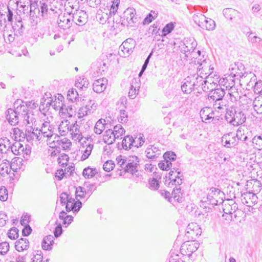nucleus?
Instances as JSON below:
<instances>
[{"label":"nucleus","mask_w":262,"mask_h":262,"mask_svg":"<svg viewBox=\"0 0 262 262\" xmlns=\"http://www.w3.org/2000/svg\"><path fill=\"white\" fill-rule=\"evenodd\" d=\"M137 137L134 138L132 136L127 135L124 137L122 141V148L128 150L134 146V143H136Z\"/></svg>","instance_id":"nucleus-23"},{"label":"nucleus","mask_w":262,"mask_h":262,"mask_svg":"<svg viewBox=\"0 0 262 262\" xmlns=\"http://www.w3.org/2000/svg\"><path fill=\"white\" fill-rule=\"evenodd\" d=\"M228 98L232 102L238 101L240 98V96L236 88H233L228 90L227 94Z\"/></svg>","instance_id":"nucleus-29"},{"label":"nucleus","mask_w":262,"mask_h":262,"mask_svg":"<svg viewBox=\"0 0 262 262\" xmlns=\"http://www.w3.org/2000/svg\"><path fill=\"white\" fill-rule=\"evenodd\" d=\"M226 93L224 88H219L210 91L208 95L209 100L214 101H221L224 97Z\"/></svg>","instance_id":"nucleus-16"},{"label":"nucleus","mask_w":262,"mask_h":262,"mask_svg":"<svg viewBox=\"0 0 262 262\" xmlns=\"http://www.w3.org/2000/svg\"><path fill=\"white\" fill-rule=\"evenodd\" d=\"M96 173V168H92L90 167H88L83 169L82 174L85 178L90 179L94 177Z\"/></svg>","instance_id":"nucleus-39"},{"label":"nucleus","mask_w":262,"mask_h":262,"mask_svg":"<svg viewBox=\"0 0 262 262\" xmlns=\"http://www.w3.org/2000/svg\"><path fill=\"white\" fill-rule=\"evenodd\" d=\"M199 247V243L188 241L182 244L180 250L183 254L190 256L194 252L197 250Z\"/></svg>","instance_id":"nucleus-13"},{"label":"nucleus","mask_w":262,"mask_h":262,"mask_svg":"<svg viewBox=\"0 0 262 262\" xmlns=\"http://www.w3.org/2000/svg\"><path fill=\"white\" fill-rule=\"evenodd\" d=\"M132 45H129L126 42H123L122 45L120 46V50L123 52V56H129L133 52V49H134Z\"/></svg>","instance_id":"nucleus-30"},{"label":"nucleus","mask_w":262,"mask_h":262,"mask_svg":"<svg viewBox=\"0 0 262 262\" xmlns=\"http://www.w3.org/2000/svg\"><path fill=\"white\" fill-rule=\"evenodd\" d=\"M113 132L115 140L116 139H118L120 137L124 134L125 130L120 124H118L114 127Z\"/></svg>","instance_id":"nucleus-34"},{"label":"nucleus","mask_w":262,"mask_h":262,"mask_svg":"<svg viewBox=\"0 0 262 262\" xmlns=\"http://www.w3.org/2000/svg\"><path fill=\"white\" fill-rule=\"evenodd\" d=\"M238 13L237 10L232 8H226L223 11L224 16L230 20H232L233 18L235 17Z\"/></svg>","instance_id":"nucleus-33"},{"label":"nucleus","mask_w":262,"mask_h":262,"mask_svg":"<svg viewBox=\"0 0 262 262\" xmlns=\"http://www.w3.org/2000/svg\"><path fill=\"white\" fill-rule=\"evenodd\" d=\"M19 105H18L15 110L12 108H9L6 112V119L9 123L12 125L17 124L21 119V115L24 112L25 109L26 108V102L21 100Z\"/></svg>","instance_id":"nucleus-3"},{"label":"nucleus","mask_w":262,"mask_h":262,"mask_svg":"<svg viewBox=\"0 0 262 262\" xmlns=\"http://www.w3.org/2000/svg\"><path fill=\"white\" fill-rule=\"evenodd\" d=\"M146 157L153 161H156L157 159L161 155V150L155 145H150L145 150Z\"/></svg>","instance_id":"nucleus-15"},{"label":"nucleus","mask_w":262,"mask_h":262,"mask_svg":"<svg viewBox=\"0 0 262 262\" xmlns=\"http://www.w3.org/2000/svg\"><path fill=\"white\" fill-rule=\"evenodd\" d=\"M104 129V123L102 122V119H100L96 122L94 130L95 134L100 135L102 133Z\"/></svg>","instance_id":"nucleus-41"},{"label":"nucleus","mask_w":262,"mask_h":262,"mask_svg":"<svg viewBox=\"0 0 262 262\" xmlns=\"http://www.w3.org/2000/svg\"><path fill=\"white\" fill-rule=\"evenodd\" d=\"M72 11L63 14H60L57 16L58 26L63 29H69L73 25Z\"/></svg>","instance_id":"nucleus-10"},{"label":"nucleus","mask_w":262,"mask_h":262,"mask_svg":"<svg viewBox=\"0 0 262 262\" xmlns=\"http://www.w3.org/2000/svg\"><path fill=\"white\" fill-rule=\"evenodd\" d=\"M158 16V14L155 11H151L146 17L144 18L143 24L144 25H148L152 21V20L155 19Z\"/></svg>","instance_id":"nucleus-46"},{"label":"nucleus","mask_w":262,"mask_h":262,"mask_svg":"<svg viewBox=\"0 0 262 262\" xmlns=\"http://www.w3.org/2000/svg\"><path fill=\"white\" fill-rule=\"evenodd\" d=\"M200 114L202 121L206 123L207 122H209L210 120L214 118V113L211 111L209 107L202 108Z\"/></svg>","instance_id":"nucleus-21"},{"label":"nucleus","mask_w":262,"mask_h":262,"mask_svg":"<svg viewBox=\"0 0 262 262\" xmlns=\"http://www.w3.org/2000/svg\"><path fill=\"white\" fill-rule=\"evenodd\" d=\"M252 143L254 148L262 149V136H255L252 139Z\"/></svg>","instance_id":"nucleus-42"},{"label":"nucleus","mask_w":262,"mask_h":262,"mask_svg":"<svg viewBox=\"0 0 262 262\" xmlns=\"http://www.w3.org/2000/svg\"><path fill=\"white\" fill-rule=\"evenodd\" d=\"M85 185L87 188L86 191L87 192L88 195V198H89L92 193L96 190V186L95 184H89L88 183H85Z\"/></svg>","instance_id":"nucleus-58"},{"label":"nucleus","mask_w":262,"mask_h":262,"mask_svg":"<svg viewBox=\"0 0 262 262\" xmlns=\"http://www.w3.org/2000/svg\"><path fill=\"white\" fill-rule=\"evenodd\" d=\"M89 82L86 78L84 77H79L76 81L75 86L80 89L87 88Z\"/></svg>","instance_id":"nucleus-38"},{"label":"nucleus","mask_w":262,"mask_h":262,"mask_svg":"<svg viewBox=\"0 0 262 262\" xmlns=\"http://www.w3.org/2000/svg\"><path fill=\"white\" fill-rule=\"evenodd\" d=\"M107 80L106 78L99 79L95 80L93 85V89L95 92L100 93L103 92L106 87Z\"/></svg>","instance_id":"nucleus-19"},{"label":"nucleus","mask_w":262,"mask_h":262,"mask_svg":"<svg viewBox=\"0 0 262 262\" xmlns=\"http://www.w3.org/2000/svg\"><path fill=\"white\" fill-rule=\"evenodd\" d=\"M70 122L66 120L64 122L62 121L58 127L59 132L61 136H64L69 131Z\"/></svg>","instance_id":"nucleus-37"},{"label":"nucleus","mask_w":262,"mask_h":262,"mask_svg":"<svg viewBox=\"0 0 262 262\" xmlns=\"http://www.w3.org/2000/svg\"><path fill=\"white\" fill-rule=\"evenodd\" d=\"M145 139L143 138V135L140 134L137 140H136V143H134V146L136 148L140 147L143 145Z\"/></svg>","instance_id":"nucleus-63"},{"label":"nucleus","mask_w":262,"mask_h":262,"mask_svg":"<svg viewBox=\"0 0 262 262\" xmlns=\"http://www.w3.org/2000/svg\"><path fill=\"white\" fill-rule=\"evenodd\" d=\"M12 152L15 155L24 154L25 147L19 142H14L11 146Z\"/></svg>","instance_id":"nucleus-28"},{"label":"nucleus","mask_w":262,"mask_h":262,"mask_svg":"<svg viewBox=\"0 0 262 262\" xmlns=\"http://www.w3.org/2000/svg\"><path fill=\"white\" fill-rule=\"evenodd\" d=\"M201 11L198 10L197 12L193 15V19L194 23L199 27H204V23L206 19V16L201 13Z\"/></svg>","instance_id":"nucleus-27"},{"label":"nucleus","mask_w":262,"mask_h":262,"mask_svg":"<svg viewBox=\"0 0 262 262\" xmlns=\"http://www.w3.org/2000/svg\"><path fill=\"white\" fill-rule=\"evenodd\" d=\"M72 17L73 23L80 26L86 24L88 20V15L84 11L75 10L74 12H72Z\"/></svg>","instance_id":"nucleus-11"},{"label":"nucleus","mask_w":262,"mask_h":262,"mask_svg":"<svg viewBox=\"0 0 262 262\" xmlns=\"http://www.w3.org/2000/svg\"><path fill=\"white\" fill-rule=\"evenodd\" d=\"M62 8L61 0H48L41 7V16L44 19H55L61 14Z\"/></svg>","instance_id":"nucleus-1"},{"label":"nucleus","mask_w":262,"mask_h":262,"mask_svg":"<svg viewBox=\"0 0 262 262\" xmlns=\"http://www.w3.org/2000/svg\"><path fill=\"white\" fill-rule=\"evenodd\" d=\"M126 157L122 156L121 155L119 156L116 158L117 164L120 166V167L124 169V166L126 164Z\"/></svg>","instance_id":"nucleus-60"},{"label":"nucleus","mask_w":262,"mask_h":262,"mask_svg":"<svg viewBox=\"0 0 262 262\" xmlns=\"http://www.w3.org/2000/svg\"><path fill=\"white\" fill-rule=\"evenodd\" d=\"M138 21L136 16V12L133 8L126 9L121 16L120 23L122 25L125 26L133 27Z\"/></svg>","instance_id":"nucleus-5"},{"label":"nucleus","mask_w":262,"mask_h":262,"mask_svg":"<svg viewBox=\"0 0 262 262\" xmlns=\"http://www.w3.org/2000/svg\"><path fill=\"white\" fill-rule=\"evenodd\" d=\"M58 106L60 107V112L62 113H67L70 116H72L73 114L75 112L71 105L66 106L65 104L62 103L61 106H60L59 105Z\"/></svg>","instance_id":"nucleus-43"},{"label":"nucleus","mask_w":262,"mask_h":262,"mask_svg":"<svg viewBox=\"0 0 262 262\" xmlns=\"http://www.w3.org/2000/svg\"><path fill=\"white\" fill-rule=\"evenodd\" d=\"M226 110L225 119L231 125L238 126L245 122L246 115L240 109L236 110L235 107H231Z\"/></svg>","instance_id":"nucleus-2"},{"label":"nucleus","mask_w":262,"mask_h":262,"mask_svg":"<svg viewBox=\"0 0 262 262\" xmlns=\"http://www.w3.org/2000/svg\"><path fill=\"white\" fill-rule=\"evenodd\" d=\"M55 138H57V140H52L51 142L49 141V145L51 148H55L58 152L60 151L61 148L65 149L69 147L71 145V142L66 138L60 139L59 136H55Z\"/></svg>","instance_id":"nucleus-9"},{"label":"nucleus","mask_w":262,"mask_h":262,"mask_svg":"<svg viewBox=\"0 0 262 262\" xmlns=\"http://www.w3.org/2000/svg\"><path fill=\"white\" fill-rule=\"evenodd\" d=\"M163 158L167 161H174L176 159L177 156L174 152L167 151L163 155Z\"/></svg>","instance_id":"nucleus-52"},{"label":"nucleus","mask_w":262,"mask_h":262,"mask_svg":"<svg viewBox=\"0 0 262 262\" xmlns=\"http://www.w3.org/2000/svg\"><path fill=\"white\" fill-rule=\"evenodd\" d=\"M139 81V80L137 78H134L132 80L130 90L128 92V97L130 99H134L138 93L139 88L140 87Z\"/></svg>","instance_id":"nucleus-22"},{"label":"nucleus","mask_w":262,"mask_h":262,"mask_svg":"<svg viewBox=\"0 0 262 262\" xmlns=\"http://www.w3.org/2000/svg\"><path fill=\"white\" fill-rule=\"evenodd\" d=\"M67 99L73 102L79 101V97L77 91L74 89L69 90L67 94Z\"/></svg>","instance_id":"nucleus-36"},{"label":"nucleus","mask_w":262,"mask_h":262,"mask_svg":"<svg viewBox=\"0 0 262 262\" xmlns=\"http://www.w3.org/2000/svg\"><path fill=\"white\" fill-rule=\"evenodd\" d=\"M9 244L7 242L0 243V254L4 255L7 253L9 250Z\"/></svg>","instance_id":"nucleus-53"},{"label":"nucleus","mask_w":262,"mask_h":262,"mask_svg":"<svg viewBox=\"0 0 262 262\" xmlns=\"http://www.w3.org/2000/svg\"><path fill=\"white\" fill-rule=\"evenodd\" d=\"M242 203L248 206H251L257 203V197L253 193H244L242 195Z\"/></svg>","instance_id":"nucleus-17"},{"label":"nucleus","mask_w":262,"mask_h":262,"mask_svg":"<svg viewBox=\"0 0 262 262\" xmlns=\"http://www.w3.org/2000/svg\"><path fill=\"white\" fill-rule=\"evenodd\" d=\"M40 132L37 127L34 129V130L31 132L30 134H28V135L27 136V140L29 142L31 141L34 139L38 141L40 140H41V136H40Z\"/></svg>","instance_id":"nucleus-35"},{"label":"nucleus","mask_w":262,"mask_h":262,"mask_svg":"<svg viewBox=\"0 0 262 262\" xmlns=\"http://www.w3.org/2000/svg\"><path fill=\"white\" fill-rule=\"evenodd\" d=\"M59 218L63 220L62 223L63 225L67 224L68 226L73 221V217L72 215H67V212L64 211H62L60 212Z\"/></svg>","instance_id":"nucleus-32"},{"label":"nucleus","mask_w":262,"mask_h":262,"mask_svg":"<svg viewBox=\"0 0 262 262\" xmlns=\"http://www.w3.org/2000/svg\"><path fill=\"white\" fill-rule=\"evenodd\" d=\"M149 188L153 190H157L159 187V184L158 181L154 178L149 182Z\"/></svg>","instance_id":"nucleus-64"},{"label":"nucleus","mask_w":262,"mask_h":262,"mask_svg":"<svg viewBox=\"0 0 262 262\" xmlns=\"http://www.w3.org/2000/svg\"><path fill=\"white\" fill-rule=\"evenodd\" d=\"M69 126V131L71 132V134H74L75 136H78L77 138H79L80 133L77 122Z\"/></svg>","instance_id":"nucleus-50"},{"label":"nucleus","mask_w":262,"mask_h":262,"mask_svg":"<svg viewBox=\"0 0 262 262\" xmlns=\"http://www.w3.org/2000/svg\"><path fill=\"white\" fill-rule=\"evenodd\" d=\"M196 42L194 40L186 39L181 45L180 51L185 55V57H188V55L194 53V51L196 46Z\"/></svg>","instance_id":"nucleus-12"},{"label":"nucleus","mask_w":262,"mask_h":262,"mask_svg":"<svg viewBox=\"0 0 262 262\" xmlns=\"http://www.w3.org/2000/svg\"><path fill=\"white\" fill-rule=\"evenodd\" d=\"M139 159L136 156H129L128 157H126L124 171L137 175L136 172L138 171V165H139Z\"/></svg>","instance_id":"nucleus-8"},{"label":"nucleus","mask_w":262,"mask_h":262,"mask_svg":"<svg viewBox=\"0 0 262 262\" xmlns=\"http://www.w3.org/2000/svg\"><path fill=\"white\" fill-rule=\"evenodd\" d=\"M204 27H200L203 29H206L207 30H213L215 27V23L212 19L207 18L206 19L205 22H204Z\"/></svg>","instance_id":"nucleus-48"},{"label":"nucleus","mask_w":262,"mask_h":262,"mask_svg":"<svg viewBox=\"0 0 262 262\" xmlns=\"http://www.w3.org/2000/svg\"><path fill=\"white\" fill-rule=\"evenodd\" d=\"M172 163L164 159L158 164L159 167L163 170H168L172 167Z\"/></svg>","instance_id":"nucleus-47"},{"label":"nucleus","mask_w":262,"mask_h":262,"mask_svg":"<svg viewBox=\"0 0 262 262\" xmlns=\"http://www.w3.org/2000/svg\"><path fill=\"white\" fill-rule=\"evenodd\" d=\"M114 166V163L111 160H108L104 163L103 168L105 171L110 172L113 169Z\"/></svg>","instance_id":"nucleus-56"},{"label":"nucleus","mask_w":262,"mask_h":262,"mask_svg":"<svg viewBox=\"0 0 262 262\" xmlns=\"http://www.w3.org/2000/svg\"><path fill=\"white\" fill-rule=\"evenodd\" d=\"M8 237L11 239H15L18 237V230L15 227L9 230L8 233Z\"/></svg>","instance_id":"nucleus-54"},{"label":"nucleus","mask_w":262,"mask_h":262,"mask_svg":"<svg viewBox=\"0 0 262 262\" xmlns=\"http://www.w3.org/2000/svg\"><path fill=\"white\" fill-rule=\"evenodd\" d=\"M29 241L26 238H21L15 242V247L17 251L20 252L28 249Z\"/></svg>","instance_id":"nucleus-26"},{"label":"nucleus","mask_w":262,"mask_h":262,"mask_svg":"<svg viewBox=\"0 0 262 262\" xmlns=\"http://www.w3.org/2000/svg\"><path fill=\"white\" fill-rule=\"evenodd\" d=\"M21 119H23L24 121H26L27 125H30L32 124V125L35 122V118L34 115L32 113V111L29 110V107L26 103V108L25 109L24 112L21 115Z\"/></svg>","instance_id":"nucleus-18"},{"label":"nucleus","mask_w":262,"mask_h":262,"mask_svg":"<svg viewBox=\"0 0 262 262\" xmlns=\"http://www.w3.org/2000/svg\"><path fill=\"white\" fill-rule=\"evenodd\" d=\"M224 197V193L222 191L217 188L211 187L208 193L206 199L201 200V202L203 205L205 203L212 206L218 205L223 202Z\"/></svg>","instance_id":"nucleus-4"},{"label":"nucleus","mask_w":262,"mask_h":262,"mask_svg":"<svg viewBox=\"0 0 262 262\" xmlns=\"http://www.w3.org/2000/svg\"><path fill=\"white\" fill-rule=\"evenodd\" d=\"M30 1V17L33 21L35 20V18L37 17L38 15H40L41 16V9L40 7H37L34 6L33 3V0H29Z\"/></svg>","instance_id":"nucleus-25"},{"label":"nucleus","mask_w":262,"mask_h":262,"mask_svg":"<svg viewBox=\"0 0 262 262\" xmlns=\"http://www.w3.org/2000/svg\"><path fill=\"white\" fill-rule=\"evenodd\" d=\"M202 63H200L199 60H195L194 63L192 65L194 68H196L197 74H195V76L194 78H192V85H193L194 89L195 88L199 87L201 85L204 91L208 90L209 89L208 86L206 89V85L209 83L206 80H204V78L202 76H199V73L203 69L202 67Z\"/></svg>","instance_id":"nucleus-6"},{"label":"nucleus","mask_w":262,"mask_h":262,"mask_svg":"<svg viewBox=\"0 0 262 262\" xmlns=\"http://www.w3.org/2000/svg\"><path fill=\"white\" fill-rule=\"evenodd\" d=\"M128 120V115L126 111L124 110L120 111V117L118 118V121L122 123L127 122Z\"/></svg>","instance_id":"nucleus-57"},{"label":"nucleus","mask_w":262,"mask_h":262,"mask_svg":"<svg viewBox=\"0 0 262 262\" xmlns=\"http://www.w3.org/2000/svg\"><path fill=\"white\" fill-rule=\"evenodd\" d=\"M254 91L255 93L262 94V80H259L255 83Z\"/></svg>","instance_id":"nucleus-62"},{"label":"nucleus","mask_w":262,"mask_h":262,"mask_svg":"<svg viewBox=\"0 0 262 262\" xmlns=\"http://www.w3.org/2000/svg\"><path fill=\"white\" fill-rule=\"evenodd\" d=\"M54 239L53 236L51 235L45 236L41 243L42 248L46 250H51L54 243Z\"/></svg>","instance_id":"nucleus-24"},{"label":"nucleus","mask_w":262,"mask_h":262,"mask_svg":"<svg viewBox=\"0 0 262 262\" xmlns=\"http://www.w3.org/2000/svg\"><path fill=\"white\" fill-rule=\"evenodd\" d=\"M195 76V75H192L185 79L186 81L181 86L182 91L184 93L190 94L194 90L192 78H194Z\"/></svg>","instance_id":"nucleus-20"},{"label":"nucleus","mask_w":262,"mask_h":262,"mask_svg":"<svg viewBox=\"0 0 262 262\" xmlns=\"http://www.w3.org/2000/svg\"><path fill=\"white\" fill-rule=\"evenodd\" d=\"M84 188L82 187L79 186L76 188L75 191L76 198L77 199L78 198L80 199H83L86 197L88 195L86 190H83Z\"/></svg>","instance_id":"nucleus-49"},{"label":"nucleus","mask_w":262,"mask_h":262,"mask_svg":"<svg viewBox=\"0 0 262 262\" xmlns=\"http://www.w3.org/2000/svg\"><path fill=\"white\" fill-rule=\"evenodd\" d=\"M39 131L42 136L48 138L47 143L49 144V141L51 142L52 140V137L54 136V128L50 124L49 122L45 121L42 124Z\"/></svg>","instance_id":"nucleus-14"},{"label":"nucleus","mask_w":262,"mask_h":262,"mask_svg":"<svg viewBox=\"0 0 262 262\" xmlns=\"http://www.w3.org/2000/svg\"><path fill=\"white\" fill-rule=\"evenodd\" d=\"M173 169L176 170V173H177V176H174V178L176 179V184H174L176 186H180L182 183V179L181 177H183L182 175H181V171L179 170L178 168L173 167Z\"/></svg>","instance_id":"nucleus-59"},{"label":"nucleus","mask_w":262,"mask_h":262,"mask_svg":"<svg viewBox=\"0 0 262 262\" xmlns=\"http://www.w3.org/2000/svg\"><path fill=\"white\" fill-rule=\"evenodd\" d=\"M103 140L105 143L108 144H112L115 142L113 130L108 129L105 132L103 135Z\"/></svg>","instance_id":"nucleus-31"},{"label":"nucleus","mask_w":262,"mask_h":262,"mask_svg":"<svg viewBox=\"0 0 262 262\" xmlns=\"http://www.w3.org/2000/svg\"><path fill=\"white\" fill-rule=\"evenodd\" d=\"M85 106H84L89 112L91 114L93 112V110H95L97 107V104L94 100L89 99L88 102H85Z\"/></svg>","instance_id":"nucleus-45"},{"label":"nucleus","mask_w":262,"mask_h":262,"mask_svg":"<svg viewBox=\"0 0 262 262\" xmlns=\"http://www.w3.org/2000/svg\"><path fill=\"white\" fill-rule=\"evenodd\" d=\"M82 206V202L77 199V201H75L71 205V209L72 210L74 213L76 214L80 210Z\"/></svg>","instance_id":"nucleus-51"},{"label":"nucleus","mask_w":262,"mask_h":262,"mask_svg":"<svg viewBox=\"0 0 262 262\" xmlns=\"http://www.w3.org/2000/svg\"><path fill=\"white\" fill-rule=\"evenodd\" d=\"M241 132L239 128L237 130L236 135L232 133L224 134L222 137L221 142L222 145L227 148L235 147L238 144L237 138L238 133Z\"/></svg>","instance_id":"nucleus-7"},{"label":"nucleus","mask_w":262,"mask_h":262,"mask_svg":"<svg viewBox=\"0 0 262 262\" xmlns=\"http://www.w3.org/2000/svg\"><path fill=\"white\" fill-rule=\"evenodd\" d=\"M86 147L85 149V150L83 151V153L81 157V160L82 161L85 160L89 158V157L90 156L92 150L93 148V144H89L88 145H86Z\"/></svg>","instance_id":"nucleus-44"},{"label":"nucleus","mask_w":262,"mask_h":262,"mask_svg":"<svg viewBox=\"0 0 262 262\" xmlns=\"http://www.w3.org/2000/svg\"><path fill=\"white\" fill-rule=\"evenodd\" d=\"M174 28V25L172 23L167 24L162 29L163 35H166L170 33Z\"/></svg>","instance_id":"nucleus-61"},{"label":"nucleus","mask_w":262,"mask_h":262,"mask_svg":"<svg viewBox=\"0 0 262 262\" xmlns=\"http://www.w3.org/2000/svg\"><path fill=\"white\" fill-rule=\"evenodd\" d=\"M8 199V191L5 186L0 188V200L6 201Z\"/></svg>","instance_id":"nucleus-55"},{"label":"nucleus","mask_w":262,"mask_h":262,"mask_svg":"<svg viewBox=\"0 0 262 262\" xmlns=\"http://www.w3.org/2000/svg\"><path fill=\"white\" fill-rule=\"evenodd\" d=\"M228 78H226V79H224L223 82H224L223 84V86L225 87L226 90H229L230 89L235 88L234 87L235 82L234 80L231 79L232 77L229 76ZM222 83V82H221Z\"/></svg>","instance_id":"nucleus-40"}]
</instances>
